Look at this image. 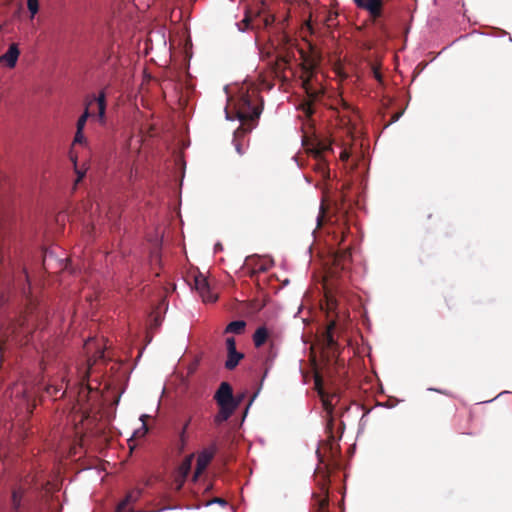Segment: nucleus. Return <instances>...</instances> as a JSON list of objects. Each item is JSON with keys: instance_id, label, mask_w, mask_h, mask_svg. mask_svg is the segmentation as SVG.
Listing matches in <instances>:
<instances>
[{"instance_id": "7", "label": "nucleus", "mask_w": 512, "mask_h": 512, "mask_svg": "<svg viewBox=\"0 0 512 512\" xmlns=\"http://www.w3.org/2000/svg\"><path fill=\"white\" fill-rule=\"evenodd\" d=\"M214 399L219 407H228L237 409V402L233 395V389L228 382H222L215 395Z\"/></svg>"}, {"instance_id": "39", "label": "nucleus", "mask_w": 512, "mask_h": 512, "mask_svg": "<svg viewBox=\"0 0 512 512\" xmlns=\"http://www.w3.org/2000/svg\"><path fill=\"white\" fill-rule=\"evenodd\" d=\"M285 39H286L287 44L292 45V44L290 43V42H291V40H290L287 36H285Z\"/></svg>"}, {"instance_id": "41", "label": "nucleus", "mask_w": 512, "mask_h": 512, "mask_svg": "<svg viewBox=\"0 0 512 512\" xmlns=\"http://www.w3.org/2000/svg\"><path fill=\"white\" fill-rule=\"evenodd\" d=\"M34 407H35V405H33V407L29 409V412H30V413H33V410H32V409H33Z\"/></svg>"}, {"instance_id": "13", "label": "nucleus", "mask_w": 512, "mask_h": 512, "mask_svg": "<svg viewBox=\"0 0 512 512\" xmlns=\"http://www.w3.org/2000/svg\"><path fill=\"white\" fill-rule=\"evenodd\" d=\"M20 55L18 44L12 43L8 50L0 56V64L8 68H14Z\"/></svg>"}, {"instance_id": "25", "label": "nucleus", "mask_w": 512, "mask_h": 512, "mask_svg": "<svg viewBox=\"0 0 512 512\" xmlns=\"http://www.w3.org/2000/svg\"><path fill=\"white\" fill-rule=\"evenodd\" d=\"M318 161L317 163V169L321 172V174L326 177L329 176V170L327 167V163L324 161L323 157L316 159Z\"/></svg>"}, {"instance_id": "10", "label": "nucleus", "mask_w": 512, "mask_h": 512, "mask_svg": "<svg viewBox=\"0 0 512 512\" xmlns=\"http://www.w3.org/2000/svg\"><path fill=\"white\" fill-rule=\"evenodd\" d=\"M293 52L286 51L285 54H280L271 63V70L275 77L286 79L285 71L289 68Z\"/></svg>"}, {"instance_id": "27", "label": "nucleus", "mask_w": 512, "mask_h": 512, "mask_svg": "<svg viewBox=\"0 0 512 512\" xmlns=\"http://www.w3.org/2000/svg\"><path fill=\"white\" fill-rule=\"evenodd\" d=\"M371 70H372V73H373L374 78H375L379 83H382V82H383V76H382V74H381V72H380V67H379L377 64L373 63V64L371 65Z\"/></svg>"}, {"instance_id": "12", "label": "nucleus", "mask_w": 512, "mask_h": 512, "mask_svg": "<svg viewBox=\"0 0 512 512\" xmlns=\"http://www.w3.org/2000/svg\"><path fill=\"white\" fill-rule=\"evenodd\" d=\"M352 259V253L350 246L344 247V248H338L333 253V264L336 268H339L341 270H345L348 265L350 264Z\"/></svg>"}, {"instance_id": "20", "label": "nucleus", "mask_w": 512, "mask_h": 512, "mask_svg": "<svg viewBox=\"0 0 512 512\" xmlns=\"http://www.w3.org/2000/svg\"><path fill=\"white\" fill-rule=\"evenodd\" d=\"M329 150H332L331 144L326 143L324 141H320L316 144V146H314L313 148L310 149V153L314 156L315 159H318V158L322 157V154L325 151H329Z\"/></svg>"}, {"instance_id": "34", "label": "nucleus", "mask_w": 512, "mask_h": 512, "mask_svg": "<svg viewBox=\"0 0 512 512\" xmlns=\"http://www.w3.org/2000/svg\"><path fill=\"white\" fill-rule=\"evenodd\" d=\"M246 395L245 393L237 394L234 396L235 401L237 402V407L241 404V402L245 399Z\"/></svg>"}, {"instance_id": "6", "label": "nucleus", "mask_w": 512, "mask_h": 512, "mask_svg": "<svg viewBox=\"0 0 512 512\" xmlns=\"http://www.w3.org/2000/svg\"><path fill=\"white\" fill-rule=\"evenodd\" d=\"M388 0H353L355 5L366 12L376 22L384 15V5Z\"/></svg>"}, {"instance_id": "3", "label": "nucleus", "mask_w": 512, "mask_h": 512, "mask_svg": "<svg viewBox=\"0 0 512 512\" xmlns=\"http://www.w3.org/2000/svg\"><path fill=\"white\" fill-rule=\"evenodd\" d=\"M308 51L299 48V54L302 60V87L307 95V100L300 104V109L307 118L314 114V102L324 93L323 88L316 84L315 70L321 62L320 51L309 41H306Z\"/></svg>"}, {"instance_id": "8", "label": "nucleus", "mask_w": 512, "mask_h": 512, "mask_svg": "<svg viewBox=\"0 0 512 512\" xmlns=\"http://www.w3.org/2000/svg\"><path fill=\"white\" fill-rule=\"evenodd\" d=\"M217 450L218 448L216 443H212L208 448L203 449L198 454L194 479H197L205 471V469L207 468V466L217 453Z\"/></svg>"}, {"instance_id": "29", "label": "nucleus", "mask_w": 512, "mask_h": 512, "mask_svg": "<svg viewBox=\"0 0 512 512\" xmlns=\"http://www.w3.org/2000/svg\"><path fill=\"white\" fill-rule=\"evenodd\" d=\"M261 19H262L263 28L270 26L275 20L274 16L271 14L262 15Z\"/></svg>"}, {"instance_id": "18", "label": "nucleus", "mask_w": 512, "mask_h": 512, "mask_svg": "<svg viewBox=\"0 0 512 512\" xmlns=\"http://www.w3.org/2000/svg\"><path fill=\"white\" fill-rule=\"evenodd\" d=\"M236 409L228 408V407H219V411L214 416V422L217 425L227 421L235 412Z\"/></svg>"}, {"instance_id": "5", "label": "nucleus", "mask_w": 512, "mask_h": 512, "mask_svg": "<svg viewBox=\"0 0 512 512\" xmlns=\"http://www.w3.org/2000/svg\"><path fill=\"white\" fill-rule=\"evenodd\" d=\"M201 416L200 408L194 407L187 410L186 417L182 427L178 431L177 448L179 453L184 452L189 441V427Z\"/></svg>"}, {"instance_id": "2", "label": "nucleus", "mask_w": 512, "mask_h": 512, "mask_svg": "<svg viewBox=\"0 0 512 512\" xmlns=\"http://www.w3.org/2000/svg\"><path fill=\"white\" fill-rule=\"evenodd\" d=\"M263 98L259 88L250 82L243 83L235 96L230 98L235 117L240 126L234 132L233 143L238 154L244 153L241 138L250 133L257 125L263 111Z\"/></svg>"}, {"instance_id": "9", "label": "nucleus", "mask_w": 512, "mask_h": 512, "mask_svg": "<svg viewBox=\"0 0 512 512\" xmlns=\"http://www.w3.org/2000/svg\"><path fill=\"white\" fill-rule=\"evenodd\" d=\"M194 288L198 291L204 302H215L217 294L212 292L207 278L198 274L194 277Z\"/></svg>"}, {"instance_id": "14", "label": "nucleus", "mask_w": 512, "mask_h": 512, "mask_svg": "<svg viewBox=\"0 0 512 512\" xmlns=\"http://www.w3.org/2000/svg\"><path fill=\"white\" fill-rule=\"evenodd\" d=\"M142 491L140 489H133L129 491L124 499L117 505L115 512H135L132 508L127 507L130 504L136 503L141 497Z\"/></svg>"}, {"instance_id": "28", "label": "nucleus", "mask_w": 512, "mask_h": 512, "mask_svg": "<svg viewBox=\"0 0 512 512\" xmlns=\"http://www.w3.org/2000/svg\"><path fill=\"white\" fill-rule=\"evenodd\" d=\"M86 142V138L83 134V130L76 129V133L73 139V144H83Z\"/></svg>"}, {"instance_id": "16", "label": "nucleus", "mask_w": 512, "mask_h": 512, "mask_svg": "<svg viewBox=\"0 0 512 512\" xmlns=\"http://www.w3.org/2000/svg\"><path fill=\"white\" fill-rule=\"evenodd\" d=\"M269 335L270 333L265 326L257 328L255 333L253 334V342L255 347L259 348L263 346L268 340Z\"/></svg>"}, {"instance_id": "30", "label": "nucleus", "mask_w": 512, "mask_h": 512, "mask_svg": "<svg viewBox=\"0 0 512 512\" xmlns=\"http://www.w3.org/2000/svg\"><path fill=\"white\" fill-rule=\"evenodd\" d=\"M20 501H21V495L18 491H13V494H12V503H13V507L15 509H18L19 506H20Z\"/></svg>"}, {"instance_id": "26", "label": "nucleus", "mask_w": 512, "mask_h": 512, "mask_svg": "<svg viewBox=\"0 0 512 512\" xmlns=\"http://www.w3.org/2000/svg\"><path fill=\"white\" fill-rule=\"evenodd\" d=\"M27 7L31 13V17L33 18L39 10L38 0H27Z\"/></svg>"}, {"instance_id": "23", "label": "nucleus", "mask_w": 512, "mask_h": 512, "mask_svg": "<svg viewBox=\"0 0 512 512\" xmlns=\"http://www.w3.org/2000/svg\"><path fill=\"white\" fill-rule=\"evenodd\" d=\"M334 326L335 324L334 323H331L329 326H328V329H327V332H326V335H325V343H326V347L328 349H331L333 350L336 346V341L333 337V334H332V331L334 329Z\"/></svg>"}, {"instance_id": "15", "label": "nucleus", "mask_w": 512, "mask_h": 512, "mask_svg": "<svg viewBox=\"0 0 512 512\" xmlns=\"http://www.w3.org/2000/svg\"><path fill=\"white\" fill-rule=\"evenodd\" d=\"M262 14L258 12L254 17L246 14L244 19L238 24L241 31L258 30L263 28Z\"/></svg>"}, {"instance_id": "21", "label": "nucleus", "mask_w": 512, "mask_h": 512, "mask_svg": "<svg viewBox=\"0 0 512 512\" xmlns=\"http://www.w3.org/2000/svg\"><path fill=\"white\" fill-rule=\"evenodd\" d=\"M346 230H348L346 225L338 226L333 229L332 233L334 234L335 245L340 246L345 241Z\"/></svg>"}, {"instance_id": "19", "label": "nucleus", "mask_w": 512, "mask_h": 512, "mask_svg": "<svg viewBox=\"0 0 512 512\" xmlns=\"http://www.w3.org/2000/svg\"><path fill=\"white\" fill-rule=\"evenodd\" d=\"M246 322L243 320H236L230 322L225 328V333L242 334L245 330Z\"/></svg>"}, {"instance_id": "33", "label": "nucleus", "mask_w": 512, "mask_h": 512, "mask_svg": "<svg viewBox=\"0 0 512 512\" xmlns=\"http://www.w3.org/2000/svg\"><path fill=\"white\" fill-rule=\"evenodd\" d=\"M402 114H403V111H400V112H396V113H394V114L392 115V117H391V119H390L389 123H388L387 125H390V124H392V123H394V122L398 121V120H399V118L402 116Z\"/></svg>"}, {"instance_id": "4", "label": "nucleus", "mask_w": 512, "mask_h": 512, "mask_svg": "<svg viewBox=\"0 0 512 512\" xmlns=\"http://www.w3.org/2000/svg\"><path fill=\"white\" fill-rule=\"evenodd\" d=\"M93 103L97 104L99 121H104L106 113V95L104 91H101L98 96L93 95L86 101L85 110L77 121L76 129L84 130L87 119L91 116L89 109Z\"/></svg>"}, {"instance_id": "36", "label": "nucleus", "mask_w": 512, "mask_h": 512, "mask_svg": "<svg viewBox=\"0 0 512 512\" xmlns=\"http://www.w3.org/2000/svg\"><path fill=\"white\" fill-rule=\"evenodd\" d=\"M305 28L309 31L310 34L314 33V30H313V27H312V24H311L310 20L305 22Z\"/></svg>"}, {"instance_id": "11", "label": "nucleus", "mask_w": 512, "mask_h": 512, "mask_svg": "<svg viewBox=\"0 0 512 512\" xmlns=\"http://www.w3.org/2000/svg\"><path fill=\"white\" fill-rule=\"evenodd\" d=\"M317 227L320 228L326 223L334 224L338 221L337 216L331 211V206L326 198H323L316 218Z\"/></svg>"}, {"instance_id": "38", "label": "nucleus", "mask_w": 512, "mask_h": 512, "mask_svg": "<svg viewBox=\"0 0 512 512\" xmlns=\"http://www.w3.org/2000/svg\"><path fill=\"white\" fill-rule=\"evenodd\" d=\"M46 259H47V253H45L44 259H43V266L45 269H46Z\"/></svg>"}, {"instance_id": "22", "label": "nucleus", "mask_w": 512, "mask_h": 512, "mask_svg": "<svg viewBox=\"0 0 512 512\" xmlns=\"http://www.w3.org/2000/svg\"><path fill=\"white\" fill-rule=\"evenodd\" d=\"M193 458H194V455L190 454L180 464L179 473L183 476V478H186L188 476V474L191 470V467H192Z\"/></svg>"}, {"instance_id": "1", "label": "nucleus", "mask_w": 512, "mask_h": 512, "mask_svg": "<svg viewBox=\"0 0 512 512\" xmlns=\"http://www.w3.org/2000/svg\"><path fill=\"white\" fill-rule=\"evenodd\" d=\"M328 416L327 431L328 439L322 443L317 450L319 465L315 470V481L318 491L313 492L310 512H330L329 511V469L338 465L339 445L335 442L333 435L334 418L333 410H325Z\"/></svg>"}, {"instance_id": "35", "label": "nucleus", "mask_w": 512, "mask_h": 512, "mask_svg": "<svg viewBox=\"0 0 512 512\" xmlns=\"http://www.w3.org/2000/svg\"><path fill=\"white\" fill-rule=\"evenodd\" d=\"M349 152L347 150H343L340 154V158L343 160V161H346L349 159Z\"/></svg>"}, {"instance_id": "40", "label": "nucleus", "mask_w": 512, "mask_h": 512, "mask_svg": "<svg viewBox=\"0 0 512 512\" xmlns=\"http://www.w3.org/2000/svg\"><path fill=\"white\" fill-rule=\"evenodd\" d=\"M226 116H227V118H228V119H232V118L230 117V112H229L227 109H226Z\"/></svg>"}, {"instance_id": "37", "label": "nucleus", "mask_w": 512, "mask_h": 512, "mask_svg": "<svg viewBox=\"0 0 512 512\" xmlns=\"http://www.w3.org/2000/svg\"><path fill=\"white\" fill-rule=\"evenodd\" d=\"M213 502H215V503H219V504H221V505H226V503H227V502H226V500H224V499H222V498H215V499L213 500Z\"/></svg>"}, {"instance_id": "24", "label": "nucleus", "mask_w": 512, "mask_h": 512, "mask_svg": "<svg viewBox=\"0 0 512 512\" xmlns=\"http://www.w3.org/2000/svg\"><path fill=\"white\" fill-rule=\"evenodd\" d=\"M46 392H47V394H49L50 396H52L54 398H57L58 393L61 392V395L59 396V398H61L64 396L66 390H63V382H62L60 385H48L46 387Z\"/></svg>"}, {"instance_id": "31", "label": "nucleus", "mask_w": 512, "mask_h": 512, "mask_svg": "<svg viewBox=\"0 0 512 512\" xmlns=\"http://www.w3.org/2000/svg\"><path fill=\"white\" fill-rule=\"evenodd\" d=\"M226 348H227V353L230 351L236 350V341L233 337H228L226 339Z\"/></svg>"}, {"instance_id": "32", "label": "nucleus", "mask_w": 512, "mask_h": 512, "mask_svg": "<svg viewBox=\"0 0 512 512\" xmlns=\"http://www.w3.org/2000/svg\"><path fill=\"white\" fill-rule=\"evenodd\" d=\"M75 172L77 174V179L75 181V185H77L85 176V171L79 170L75 165Z\"/></svg>"}, {"instance_id": "17", "label": "nucleus", "mask_w": 512, "mask_h": 512, "mask_svg": "<svg viewBox=\"0 0 512 512\" xmlns=\"http://www.w3.org/2000/svg\"><path fill=\"white\" fill-rule=\"evenodd\" d=\"M244 358V354L241 352L230 351L227 353V360L225 362V368L227 370H233L239 364V362Z\"/></svg>"}]
</instances>
